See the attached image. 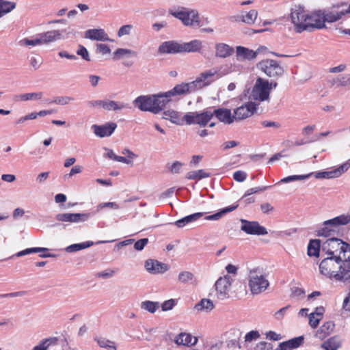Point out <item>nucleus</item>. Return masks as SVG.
<instances>
[{
	"instance_id": "nucleus-1",
	"label": "nucleus",
	"mask_w": 350,
	"mask_h": 350,
	"mask_svg": "<svg viewBox=\"0 0 350 350\" xmlns=\"http://www.w3.org/2000/svg\"><path fill=\"white\" fill-rule=\"evenodd\" d=\"M176 89L175 85L167 92L139 96L133 101V105L140 111L158 114L172 101V97L179 96Z\"/></svg>"
},
{
	"instance_id": "nucleus-2",
	"label": "nucleus",
	"mask_w": 350,
	"mask_h": 350,
	"mask_svg": "<svg viewBox=\"0 0 350 350\" xmlns=\"http://www.w3.org/2000/svg\"><path fill=\"white\" fill-rule=\"evenodd\" d=\"M217 72L213 68L206 70L201 72L193 81L176 85L175 90L178 92L179 96L196 92L217 80Z\"/></svg>"
},
{
	"instance_id": "nucleus-3",
	"label": "nucleus",
	"mask_w": 350,
	"mask_h": 350,
	"mask_svg": "<svg viewBox=\"0 0 350 350\" xmlns=\"http://www.w3.org/2000/svg\"><path fill=\"white\" fill-rule=\"evenodd\" d=\"M322 251L329 256H335L350 260V245L340 239L329 238L321 245Z\"/></svg>"
},
{
	"instance_id": "nucleus-4",
	"label": "nucleus",
	"mask_w": 350,
	"mask_h": 350,
	"mask_svg": "<svg viewBox=\"0 0 350 350\" xmlns=\"http://www.w3.org/2000/svg\"><path fill=\"white\" fill-rule=\"evenodd\" d=\"M350 223V214H342L332 219L325 221L323 227L317 230V236L329 237L334 236L340 226H345Z\"/></svg>"
},
{
	"instance_id": "nucleus-5",
	"label": "nucleus",
	"mask_w": 350,
	"mask_h": 350,
	"mask_svg": "<svg viewBox=\"0 0 350 350\" xmlns=\"http://www.w3.org/2000/svg\"><path fill=\"white\" fill-rule=\"evenodd\" d=\"M249 287L252 294L258 295L264 292L269 286V282L261 269H251L248 274Z\"/></svg>"
},
{
	"instance_id": "nucleus-6",
	"label": "nucleus",
	"mask_w": 350,
	"mask_h": 350,
	"mask_svg": "<svg viewBox=\"0 0 350 350\" xmlns=\"http://www.w3.org/2000/svg\"><path fill=\"white\" fill-rule=\"evenodd\" d=\"M212 118L213 114L210 110L189 112L185 114V123L188 125L198 124L200 126L204 127Z\"/></svg>"
},
{
	"instance_id": "nucleus-7",
	"label": "nucleus",
	"mask_w": 350,
	"mask_h": 350,
	"mask_svg": "<svg viewBox=\"0 0 350 350\" xmlns=\"http://www.w3.org/2000/svg\"><path fill=\"white\" fill-rule=\"evenodd\" d=\"M172 14L180 20L186 26H200V20L198 11L183 8L181 10L172 12Z\"/></svg>"
},
{
	"instance_id": "nucleus-8",
	"label": "nucleus",
	"mask_w": 350,
	"mask_h": 350,
	"mask_svg": "<svg viewBox=\"0 0 350 350\" xmlns=\"http://www.w3.org/2000/svg\"><path fill=\"white\" fill-rule=\"evenodd\" d=\"M257 68L261 70L269 77L278 78L284 74V68L273 59L262 60L257 64Z\"/></svg>"
},
{
	"instance_id": "nucleus-9",
	"label": "nucleus",
	"mask_w": 350,
	"mask_h": 350,
	"mask_svg": "<svg viewBox=\"0 0 350 350\" xmlns=\"http://www.w3.org/2000/svg\"><path fill=\"white\" fill-rule=\"evenodd\" d=\"M291 18L292 23L295 25V31L296 32L301 33L308 29L309 26H307L308 15L302 8L299 7L293 9Z\"/></svg>"
},
{
	"instance_id": "nucleus-10",
	"label": "nucleus",
	"mask_w": 350,
	"mask_h": 350,
	"mask_svg": "<svg viewBox=\"0 0 350 350\" xmlns=\"http://www.w3.org/2000/svg\"><path fill=\"white\" fill-rule=\"evenodd\" d=\"M269 82L261 78H258L253 88L252 96L254 100L264 101L269 98Z\"/></svg>"
},
{
	"instance_id": "nucleus-11",
	"label": "nucleus",
	"mask_w": 350,
	"mask_h": 350,
	"mask_svg": "<svg viewBox=\"0 0 350 350\" xmlns=\"http://www.w3.org/2000/svg\"><path fill=\"white\" fill-rule=\"evenodd\" d=\"M241 230L247 234L251 235H265L267 234V229L260 226L258 221H250L245 219H241Z\"/></svg>"
},
{
	"instance_id": "nucleus-12",
	"label": "nucleus",
	"mask_w": 350,
	"mask_h": 350,
	"mask_svg": "<svg viewBox=\"0 0 350 350\" xmlns=\"http://www.w3.org/2000/svg\"><path fill=\"white\" fill-rule=\"evenodd\" d=\"M256 110V105L249 102L234 109V121L246 119L254 114Z\"/></svg>"
},
{
	"instance_id": "nucleus-13",
	"label": "nucleus",
	"mask_w": 350,
	"mask_h": 350,
	"mask_svg": "<svg viewBox=\"0 0 350 350\" xmlns=\"http://www.w3.org/2000/svg\"><path fill=\"white\" fill-rule=\"evenodd\" d=\"M91 213H59L55 218L59 221L69 223H81L85 222L92 216Z\"/></svg>"
},
{
	"instance_id": "nucleus-14",
	"label": "nucleus",
	"mask_w": 350,
	"mask_h": 350,
	"mask_svg": "<svg viewBox=\"0 0 350 350\" xmlns=\"http://www.w3.org/2000/svg\"><path fill=\"white\" fill-rule=\"evenodd\" d=\"M232 279L231 276L226 275L224 278H219L215 282V288L219 299H224L228 297Z\"/></svg>"
},
{
	"instance_id": "nucleus-15",
	"label": "nucleus",
	"mask_w": 350,
	"mask_h": 350,
	"mask_svg": "<svg viewBox=\"0 0 350 350\" xmlns=\"http://www.w3.org/2000/svg\"><path fill=\"white\" fill-rule=\"evenodd\" d=\"M116 128V123L113 122H106L102 125L93 124L91 126L94 133L100 138L111 136Z\"/></svg>"
},
{
	"instance_id": "nucleus-16",
	"label": "nucleus",
	"mask_w": 350,
	"mask_h": 350,
	"mask_svg": "<svg viewBox=\"0 0 350 350\" xmlns=\"http://www.w3.org/2000/svg\"><path fill=\"white\" fill-rule=\"evenodd\" d=\"M323 17V12L321 10L315 12L311 15H308L307 26L309 27L307 31H311L314 29H322L325 27V25Z\"/></svg>"
},
{
	"instance_id": "nucleus-17",
	"label": "nucleus",
	"mask_w": 350,
	"mask_h": 350,
	"mask_svg": "<svg viewBox=\"0 0 350 350\" xmlns=\"http://www.w3.org/2000/svg\"><path fill=\"white\" fill-rule=\"evenodd\" d=\"M213 117L215 118L225 124H231L234 122V114L227 108H218L212 111Z\"/></svg>"
},
{
	"instance_id": "nucleus-18",
	"label": "nucleus",
	"mask_w": 350,
	"mask_h": 350,
	"mask_svg": "<svg viewBox=\"0 0 350 350\" xmlns=\"http://www.w3.org/2000/svg\"><path fill=\"white\" fill-rule=\"evenodd\" d=\"M145 268L152 274L163 273L169 269L167 265L152 259H148L145 262Z\"/></svg>"
},
{
	"instance_id": "nucleus-19",
	"label": "nucleus",
	"mask_w": 350,
	"mask_h": 350,
	"mask_svg": "<svg viewBox=\"0 0 350 350\" xmlns=\"http://www.w3.org/2000/svg\"><path fill=\"white\" fill-rule=\"evenodd\" d=\"M158 52L161 54L183 53L182 43L176 41L164 42L159 46Z\"/></svg>"
},
{
	"instance_id": "nucleus-20",
	"label": "nucleus",
	"mask_w": 350,
	"mask_h": 350,
	"mask_svg": "<svg viewBox=\"0 0 350 350\" xmlns=\"http://www.w3.org/2000/svg\"><path fill=\"white\" fill-rule=\"evenodd\" d=\"M85 38L97 41H109L111 40L108 35L103 29H92L85 32Z\"/></svg>"
},
{
	"instance_id": "nucleus-21",
	"label": "nucleus",
	"mask_w": 350,
	"mask_h": 350,
	"mask_svg": "<svg viewBox=\"0 0 350 350\" xmlns=\"http://www.w3.org/2000/svg\"><path fill=\"white\" fill-rule=\"evenodd\" d=\"M260 51L258 48L256 51L245 48L244 46H239L236 49L237 58L239 59H247L251 60L256 57L257 54Z\"/></svg>"
},
{
	"instance_id": "nucleus-22",
	"label": "nucleus",
	"mask_w": 350,
	"mask_h": 350,
	"mask_svg": "<svg viewBox=\"0 0 350 350\" xmlns=\"http://www.w3.org/2000/svg\"><path fill=\"white\" fill-rule=\"evenodd\" d=\"M163 118L177 125H183L185 122V116L181 117V113L172 109L164 111Z\"/></svg>"
},
{
	"instance_id": "nucleus-23",
	"label": "nucleus",
	"mask_w": 350,
	"mask_h": 350,
	"mask_svg": "<svg viewBox=\"0 0 350 350\" xmlns=\"http://www.w3.org/2000/svg\"><path fill=\"white\" fill-rule=\"evenodd\" d=\"M349 13V10L338 8V10H334L330 12H323V19L325 23H334L340 19L342 16Z\"/></svg>"
},
{
	"instance_id": "nucleus-24",
	"label": "nucleus",
	"mask_w": 350,
	"mask_h": 350,
	"mask_svg": "<svg viewBox=\"0 0 350 350\" xmlns=\"http://www.w3.org/2000/svg\"><path fill=\"white\" fill-rule=\"evenodd\" d=\"M215 49V56L220 58H226L234 53V49L225 43H217Z\"/></svg>"
},
{
	"instance_id": "nucleus-25",
	"label": "nucleus",
	"mask_w": 350,
	"mask_h": 350,
	"mask_svg": "<svg viewBox=\"0 0 350 350\" xmlns=\"http://www.w3.org/2000/svg\"><path fill=\"white\" fill-rule=\"evenodd\" d=\"M62 31L60 30H52L39 34L42 44H46L55 42L61 38Z\"/></svg>"
},
{
	"instance_id": "nucleus-26",
	"label": "nucleus",
	"mask_w": 350,
	"mask_h": 350,
	"mask_svg": "<svg viewBox=\"0 0 350 350\" xmlns=\"http://www.w3.org/2000/svg\"><path fill=\"white\" fill-rule=\"evenodd\" d=\"M174 341L178 345L193 346L197 343L198 338L190 334L180 333Z\"/></svg>"
},
{
	"instance_id": "nucleus-27",
	"label": "nucleus",
	"mask_w": 350,
	"mask_h": 350,
	"mask_svg": "<svg viewBox=\"0 0 350 350\" xmlns=\"http://www.w3.org/2000/svg\"><path fill=\"white\" fill-rule=\"evenodd\" d=\"M334 327L335 325L333 322H325L317 331L315 336L320 340H323L333 332Z\"/></svg>"
},
{
	"instance_id": "nucleus-28",
	"label": "nucleus",
	"mask_w": 350,
	"mask_h": 350,
	"mask_svg": "<svg viewBox=\"0 0 350 350\" xmlns=\"http://www.w3.org/2000/svg\"><path fill=\"white\" fill-rule=\"evenodd\" d=\"M137 55V53L133 50L118 48L113 53V60H120L124 57H135Z\"/></svg>"
},
{
	"instance_id": "nucleus-29",
	"label": "nucleus",
	"mask_w": 350,
	"mask_h": 350,
	"mask_svg": "<svg viewBox=\"0 0 350 350\" xmlns=\"http://www.w3.org/2000/svg\"><path fill=\"white\" fill-rule=\"evenodd\" d=\"M43 97V92H30L15 95L14 100L15 101H28V100H39Z\"/></svg>"
},
{
	"instance_id": "nucleus-30",
	"label": "nucleus",
	"mask_w": 350,
	"mask_h": 350,
	"mask_svg": "<svg viewBox=\"0 0 350 350\" xmlns=\"http://www.w3.org/2000/svg\"><path fill=\"white\" fill-rule=\"evenodd\" d=\"M205 213H206L199 212V213H196L187 215L182 219L177 220L175 222V225L178 228H183L185 226H186L187 224L193 222V221L198 220V219L201 218Z\"/></svg>"
},
{
	"instance_id": "nucleus-31",
	"label": "nucleus",
	"mask_w": 350,
	"mask_h": 350,
	"mask_svg": "<svg viewBox=\"0 0 350 350\" xmlns=\"http://www.w3.org/2000/svg\"><path fill=\"white\" fill-rule=\"evenodd\" d=\"M183 53L199 52L202 48V42L199 40H193L189 42L182 43Z\"/></svg>"
},
{
	"instance_id": "nucleus-32",
	"label": "nucleus",
	"mask_w": 350,
	"mask_h": 350,
	"mask_svg": "<svg viewBox=\"0 0 350 350\" xmlns=\"http://www.w3.org/2000/svg\"><path fill=\"white\" fill-rule=\"evenodd\" d=\"M258 16L256 10H251L248 12L236 16V21H241L248 25L253 24Z\"/></svg>"
},
{
	"instance_id": "nucleus-33",
	"label": "nucleus",
	"mask_w": 350,
	"mask_h": 350,
	"mask_svg": "<svg viewBox=\"0 0 350 350\" xmlns=\"http://www.w3.org/2000/svg\"><path fill=\"white\" fill-rule=\"evenodd\" d=\"M304 336L295 337L293 339L280 343L284 350H292L301 346L304 342Z\"/></svg>"
},
{
	"instance_id": "nucleus-34",
	"label": "nucleus",
	"mask_w": 350,
	"mask_h": 350,
	"mask_svg": "<svg viewBox=\"0 0 350 350\" xmlns=\"http://www.w3.org/2000/svg\"><path fill=\"white\" fill-rule=\"evenodd\" d=\"M340 347L341 342L337 336L329 338L321 345L324 350H338Z\"/></svg>"
},
{
	"instance_id": "nucleus-35",
	"label": "nucleus",
	"mask_w": 350,
	"mask_h": 350,
	"mask_svg": "<svg viewBox=\"0 0 350 350\" xmlns=\"http://www.w3.org/2000/svg\"><path fill=\"white\" fill-rule=\"evenodd\" d=\"M238 206H239L238 204H236L224 208L215 214L206 216L204 219L206 220H219L226 214L234 211L238 207Z\"/></svg>"
},
{
	"instance_id": "nucleus-36",
	"label": "nucleus",
	"mask_w": 350,
	"mask_h": 350,
	"mask_svg": "<svg viewBox=\"0 0 350 350\" xmlns=\"http://www.w3.org/2000/svg\"><path fill=\"white\" fill-rule=\"evenodd\" d=\"M321 247L320 240H310L308 246V255L309 256H319Z\"/></svg>"
},
{
	"instance_id": "nucleus-37",
	"label": "nucleus",
	"mask_w": 350,
	"mask_h": 350,
	"mask_svg": "<svg viewBox=\"0 0 350 350\" xmlns=\"http://www.w3.org/2000/svg\"><path fill=\"white\" fill-rule=\"evenodd\" d=\"M214 308V304L213 301L208 299H202L196 304L194 306V309L197 311H206L209 312Z\"/></svg>"
},
{
	"instance_id": "nucleus-38",
	"label": "nucleus",
	"mask_w": 350,
	"mask_h": 350,
	"mask_svg": "<svg viewBox=\"0 0 350 350\" xmlns=\"http://www.w3.org/2000/svg\"><path fill=\"white\" fill-rule=\"evenodd\" d=\"M94 244L93 241H88L85 242L72 244L66 248V251L69 253L75 252L92 246Z\"/></svg>"
},
{
	"instance_id": "nucleus-39",
	"label": "nucleus",
	"mask_w": 350,
	"mask_h": 350,
	"mask_svg": "<svg viewBox=\"0 0 350 350\" xmlns=\"http://www.w3.org/2000/svg\"><path fill=\"white\" fill-rule=\"evenodd\" d=\"M98 345L101 348H105L107 350H117L116 343L113 341L109 340L105 338L96 337L94 338Z\"/></svg>"
},
{
	"instance_id": "nucleus-40",
	"label": "nucleus",
	"mask_w": 350,
	"mask_h": 350,
	"mask_svg": "<svg viewBox=\"0 0 350 350\" xmlns=\"http://www.w3.org/2000/svg\"><path fill=\"white\" fill-rule=\"evenodd\" d=\"M213 68L217 72V77L218 79L234 71V69L232 64H223L219 67H215Z\"/></svg>"
},
{
	"instance_id": "nucleus-41",
	"label": "nucleus",
	"mask_w": 350,
	"mask_h": 350,
	"mask_svg": "<svg viewBox=\"0 0 350 350\" xmlns=\"http://www.w3.org/2000/svg\"><path fill=\"white\" fill-rule=\"evenodd\" d=\"M16 8V3L8 1H0V18L10 12Z\"/></svg>"
},
{
	"instance_id": "nucleus-42",
	"label": "nucleus",
	"mask_w": 350,
	"mask_h": 350,
	"mask_svg": "<svg viewBox=\"0 0 350 350\" xmlns=\"http://www.w3.org/2000/svg\"><path fill=\"white\" fill-rule=\"evenodd\" d=\"M102 107L108 111H116L123 109L124 107V105L114 100H103Z\"/></svg>"
},
{
	"instance_id": "nucleus-43",
	"label": "nucleus",
	"mask_w": 350,
	"mask_h": 350,
	"mask_svg": "<svg viewBox=\"0 0 350 350\" xmlns=\"http://www.w3.org/2000/svg\"><path fill=\"white\" fill-rule=\"evenodd\" d=\"M209 176H211V174L206 172L203 170L189 172L186 175V178L189 180H195V179L200 180L202 178H207Z\"/></svg>"
},
{
	"instance_id": "nucleus-44",
	"label": "nucleus",
	"mask_w": 350,
	"mask_h": 350,
	"mask_svg": "<svg viewBox=\"0 0 350 350\" xmlns=\"http://www.w3.org/2000/svg\"><path fill=\"white\" fill-rule=\"evenodd\" d=\"M159 306L160 304L157 301H144L141 304V308L150 313H154L159 309Z\"/></svg>"
},
{
	"instance_id": "nucleus-45",
	"label": "nucleus",
	"mask_w": 350,
	"mask_h": 350,
	"mask_svg": "<svg viewBox=\"0 0 350 350\" xmlns=\"http://www.w3.org/2000/svg\"><path fill=\"white\" fill-rule=\"evenodd\" d=\"M313 173H309L306 175H292L282 178L279 183H288L295 180H302L310 177Z\"/></svg>"
},
{
	"instance_id": "nucleus-46",
	"label": "nucleus",
	"mask_w": 350,
	"mask_h": 350,
	"mask_svg": "<svg viewBox=\"0 0 350 350\" xmlns=\"http://www.w3.org/2000/svg\"><path fill=\"white\" fill-rule=\"evenodd\" d=\"M47 250H48V249L45 248V247L27 248V249H25L24 250H22V251H20V252H17L15 254V256H16V257H22V256H23L25 255L30 254H32V253H37V252H44V251H47Z\"/></svg>"
},
{
	"instance_id": "nucleus-47",
	"label": "nucleus",
	"mask_w": 350,
	"mask_h": 350,
	"mask_svg": "<svg viewBox=\"0 0 350 350\" xmlns=\"http://www.w3.org/2000/svg\"><path fill=\"white\" fill-rule=\"evenodd\" d=\"M42 41L41 40L40 36L36 38L33 40H29L28 38H24L19 41V44L21 46H36L42 44Z\"/></svg>"
},
{
	"instance_id": "nucleus-48",
	"label": "nucleus",
	"mask_w": 350,
	"mask_h": 350,
	"mask_svg": "<svg viewBox=\"0 0 350 350\" xmlns=\"http://www.w3.org/2000/svg\"><path fill=\"white\" fill-rule=\"evenodd\" d=\"M133 29L132 25H124L120 27L117 32L118 38H121L124 36H129L131 34V30Z\"/></svg>"
},
{
	"instance_id": "nucleus-49",
	"label": "nucleus",
	"mask_w": 350,
	"mask_h": 350,
	"mask_svg": "<svg viewBox=\"0 0 350 350\" xmlns=\"http://www.w3.org/2000/svg\"><path fill=\"white\" fill-rule=\"evenodd\" d=\"M350 167V163L348 162L345 163L344 164L339 166L338 168L332 170L333 175L334 178L340 176L345 172L347 171V170Z\"/></svg>"
},
{
	"instance_id": "nucleus-50",
	"label": "nucleus",
	"mask_w": 350,
	"mask_h": 350,
	"mask_svg": "<svg viewBox=\"0 0 350 350\" xmlns=\"http://www.w3.org/2000/svg\"><path fill=\"white\" fill-rule=\"evenodd\" d=\"M193 278V274L189 271H182L178 275V281L186 283Z\"/></svg>"
},
{
	"instance_id": "nucleus-51",
	"label": "nucleus",
	"mask_w": 350,
	"mask_h": 350,
	"mask_svg": "<svg viewBox=\"0 0 350 350\" xmlns=\"http://www.w3.org/2000/svg\"><path fill=\"white\" fill-rule=\"evenodd\" d=\"M73 100L74 98L70 96H58L54 99L53 103L57 105H66Z\"/></svg>"
},
{
	"instance_id": "nucleus-52",
	"label": "nucleus",
	"mask_w": 350,
	"mask_h": 350,
	"mask_svg": "<svg viewBox=\"0 0 350 350\" xmlns=\"http://www.w3.org/2000/svg\"><path fill=\"white\" fill-rule=\"evenodd\" d=\"M116 271L113 269H107L103 271L96 273V276L98 278L107 279V278H110L113 277L114 275V274L116 273Z\"/></svg>"
},
{
	"instance_id": "nucleus-53",
	"label": "nucleus",
	"mask_w": 350,
	"mask_h": 350,
	"mask_svg": "<svg viewBox=\"0 0 350 350\" xmlns=\"http://www.w3.org/2000/svg\"><path fill=\"white\" fill-rule=\"evenodd\" d=\"M77 54L81 56L85 61H90L89 53L86 48L82 45H79V49L77 51Z\"/></svg>"
},
{
	"instance_id": "nucleus-54",
	"label": "nucleus",
	"mask_w": 350,
	"mask_h": 350,
	"mask_svg": "<svg viewBox=\"0 0 350 350\" xmlns=\"http://www.w3.org/2000/svg\"><path fill=\"white\" fill-rule=\"evenodd\" d=\"M148 239L147 238L141 239L135 243L134 248L138 251L142 250L148 244Z\"/></svg>"
},
{
	"instance_id": "nucleus-55",
	"label": "nucleus",
	"mask_w": 350,
	"mask_h": 350,
	"mask_svg": "<svg viewBox=\"0 0 350 350\" xmlns=\"http://www.w3.org/2000/svg\"><path fill=\"white\" fill-rule=\"evenodd\" d=\"M271 186H265V187H258L254 188L249 189L245 193L243 197H246L248 196H250L253 193H256L258 191H263L267 189L268 188H270Z\"/></svg>"
},
{
	"instance_id": "nucleus-56",
	"label": "nucleus",
	"mask_w": 350,
	"mask_h": 350,
	"mask_svg": "<svg viewBox=\"0 0 350 350\" xmlns=\"http://www.w3.org/2000/svg\"><path fill=\"white\" fill-rule=\"evenodd\" d=\"M321 319V317H317L314 315V313H311L309 315V324L312 328H316L318 326Z\"/></svg>"
},
{
	"instance_id": "nucleus-57",
	"label": "nucleus",
	"mask_w": 350,
	"mask_h": 350,
	"mask_svg": "<svg viewBox=\"0 0 350 350\" xmlns=\"http://www.w3.org/2000/svg\"><path fill=\"white\" fill-rule=\"evenodd\" d=\"M316 178H333L334 175L332 170L328 172H318L314 174Z\"/></svg>"
},
{
	"instance_id": "nucleus-58",
	"label": "nucleus",
	"mask_w": 350,
	"mask_h": 350,
	"mask_svg": "<svg viewBox=\"0 0 350 350\" xmlns=\"http://www.w3.org/2000/svg\"><path fill=\"white\" fill-rule=\"evenodd\" d=\"M260 337V334L258 331H250L245 336V340L246 342H251L253 340H256Z\"/></svg>"
},
{
	"instance_id": "nucleus-59",
	"label": "nucleus",
	"mask_w": 350,
	"mask_h": 350,
	"mask_svg": "<svg viewBox=\"0 0 350 350\" xmlns=\"http://www.w3.org/2000/svg\"><path fill=\"white\" fill-rule=\"evenodd\" d=\"M247 174L243 171H237L233 174V178L237 182H243L245 180Z\"/></svg>"
},
{
	"instance_id": "nucleus-60",
	"label": "nucleus",
	"mask_w": 350,
	"mask_h": 350,
	"mask_svg": "<svg viewBox=\"0 0 350 350\" xmlns=\"http://www.w3.org/2000/svg\"><path fill=\"white\" fill-rule=\"evenodd\" d=\"M175 302L174 300L171 299L167 301H165L161 304V309L163 311H167L170 310H172L173 307L174 306Z\"/></svg>"
},
{
	"instance_id": "nucleus-61",
	"label": "nucleus",
	"mask_w": 350,
	"mask_h": 350,
	"mask_svg": "<svg viewBox=\"0 0 350 350\" xmlns=\"http://www.w3.org/2000/svg\"><path fill=\"white\" fill-rule=\"evenodd\" d=\"M81 171L82 167L81 165H75L70 171V173L64 175V178H69L76 174L81 173Z\"/></svg>"
},
{
	"instance_id": "nucleus-62",
	"label": "nucleus",
	"mask_w": 350,
	"mask_h": 350,
	"mask_svg": "<svg viewBox=\"0 0 350 350\" xmlns=\"http://www.w3.org/2000/svg\"><path fill=\"white\" fill-rule=\"evenodd\" d=\"M183 165V164L182 163L179 161H175L171 165V166L169 167V170L172 174H177L179 172Z\"/></svg>"
},
{
	"instance_id": "nucleus-63",
	"label": "nucleus",
	"mask_w": 350,
	"mask_h": 350,
	"mask_svg": "<svg viewBox=\"0 0 350 350\" xmlns=\"http://www.w3.org/2000/svg\"><path fill=\"white\" fill-rule=\"evenodd\" d=\"M346 75H339L336 79L335 82L338 86L347 87Z\"/></svg>"
},
{
	"instance_id": "nucleus-64",
	"label": "nucleus",
	"mask_w": 350,
	"mask_h": 350,
	"mask_svg": "<svg viewBox=\"0 0 350 350\" xmlns=\"http://www.w3.org/2000/svg\"><path fill=\"white\" fill-rule=\"evenodd\" d=\"M49 339H46L42 341L38 345L33 347L32 350H46L49 346Z\"/></svg>"
}]
</instances>
